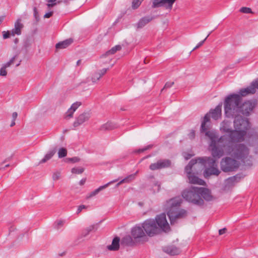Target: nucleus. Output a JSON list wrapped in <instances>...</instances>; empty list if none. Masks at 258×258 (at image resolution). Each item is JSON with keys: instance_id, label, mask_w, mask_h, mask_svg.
Here are the masks:
<instances>
[{"instance_id": "26", "label": "nucleus", "mask_w": 258, "mask_h": 258, "mask_svg": "<svg viewBox=\"0 0 258 258\" xmlns=\"http://www.w3.org/2000/svg\"><path fill=\"white\" fill-rule=\"evenodd\" d=\"M56 152V149H53L51 151H50L48 153H47L44 157L41 160L40 163H45L47 161L51 159L52 156L54 155Z\"/></svg>"}, {"instance_id": "9", "label": "nucleus", "mask_w": 258, "mask_h": 258, "mask_svg": "<svg viewBox=\"0 0 258 258\" xmlns=\"http://www.w3.org/2000/svg\"><path fill=\"white\" fill-rule=\"evenodd\" d=\"M240 163L232 157H226L223 158L220 162L221 170L225 172L236 171L239 167Z\"/></svg>"}, {"instance_id": "11", "label": "nucleus", "mask_w": 258, "mask_h": 258, "mask_svg": "<svg viewBox=\"0 0 258 258\" xmlns=\"http://www.w3.org/2000/svg\"><path fill=\"white\" fill-rule=\"evenodd\" d=\"M176 0H152V9L163 7L166 10H171Z\"/></svg>"}, {"instance_id": "3", "label": "nucleus", "mask_w": 258, "mask_h": 258, "mask_svg": "<svg viewBox=\"0 0 258 258\" xmlns=\"http://www.w3.org/2000/svg\"><path fill=\"white\" fill-rule=\"evenodd\" d=\"M220 130L222 133H227L219 137L217 133L214 131H208L206 133V136L210 140L209 148L211 151L214 150V145L216 148L221 146V145L227 142H237L238 139H241L242 135L237 130H233L231 126V122L224 120L220 124Z\"/></svg>"}, {"instance_id": "13", "label": "nucleus", "mask_w": 258, "mask_h": 258, "mask_svg": "<svg viewBox=\"0 0 258 258\" xmlns=\"http://www.w3.org/2000/svg\"><path fill=\"white\" fill-rule=\"evenodd\" d=\"M91 112L89 111L84 112L80 114L74 122V126L77 127L89 120L91 117Z\"/></svg>"}, {"instance_id": "29", "label": "nucleus", "mask_w": 258, "mask_h": 258, "mask_svg": "<svg viewBox=\"0 0 258 258\" xmlns=\"http://www.w3.org/2000/svg\"><path fill=\"white\" fill-rule=\"evenodd\" d=\"M121 46L120 45H116L113 47L111 49L106 52V54H114L117 51L121 50Z\"/></svg>"}, {"instance_id": "56", "label": "nucleus", "mask_w": 258, "mask_h": 258, "mask_svg": "<svg viewBox=\"0 0 258 258\" xmlns=\"http://www.w3.org/2000/svg\"><path fill=\"white\" fill-rule=\"evenodd\" d=\"M155 187H156V190H157V191H159L160 188V185L158 182H156L155 184Z\"/></svg>"}, {"instance_id": "6", "label": "nucleus", "mask_w": 258, "mask_h": 258, "mask_svg": "<svg viewBox=\"0 0 258 258\" xmlns=\"http://www.w3.org/2000/svg\"><path fill=\"white\" fill-rule=\"evenodd\" d=\"M212 157L213 158L210 157L197 158L199 164H201L205 169L203 173L205 178H208L211 175L218 176L221 173L218 168V165L216 161V159L218 158H215L213 156Z\"/></svg>"}, {"instance_id": "45", "label": "nucleus", "mask_w": 258, "mask_h": 258, "mask_svg": "<svg viewBox=\"0 0 258 258\" xmlns=\"http://www.w3.org/2000/svg\"><path fill=\"white\" fill-rule=\"evenodd\" d=\"M7 75V72L6 71V68L4 67L3 66L0 69V76L5 77Z\"/></svg>"}, {"instance_id": "25", "label": "nucleus", "mask_w": 258, "mask_h": 258, "mask_svg": "<svg viewBox=\"0 0 258 258\" xmlns=\"http://www.w3.org/2000/svg\"><path fill=\"white\" fill-rule=\"evenodd\" d=\"M110 183V182H109L104 185H102V186H100L99 188L96 189L95 190L93 191L92 192H91L90 193V194L89 195V196H88L87 197V199H89V198H90L92 197H94L95 196H96L97 194H98L101 190H102V189L105 188L106 187L108 186V185Z\"/></svg>"}, {"instance_id": "2", "label": "nucleus", "mask_w": 258, "mask_h": 258, "mask_svg": "<svg viewBox=\"0 0 258 258\" xmlns=\"http://www.w3.org/2000/svg\"><path fill=\"white\" fill-rule=\"evenodd\" d=\"M240 142L230 141L217 148L214 146V150L211 151V154L215 158H220L226 153L236 160H240L244 165L250 166L252 163L251 156L249 155V149L243 144H235Z\"/></svg>"}, {"instance_id": "37", "label": "nucleus", "mask_w": 258, "mask_h": 258, "mask_svg": "<svg viewBox=\"0 0 258 258\" xmlns=\"http://www.w3.org/2000/svg\"><path fill=\"white\" fill-rule=\"evenodd\" d=\"M237 178H238V177L237 176H234L232 177H230L226 180L228 184L232 185L235 182H237Z\"/></svg>"}, {"instance_id": "4", "label": "nucleus", "mask_w": 258, "mask_h": 258, "mask_svg": "<svg viewBox=\"0 0 258 258\" xmlns=\"http://www.w3.org/2000/svg\"><path fill=\"white\" fill-rule=\"evenodd\" d=\"M142 225L146 234L150 237L158 234L161 230L166 231L169 229L165 214L157 215L155 221L153 219L146 220Z\"/></svg>"}, {"instance_id": "23", "label": "nucleus", "mask_w": 258, "mask_h": 258, "mask_svg": "<svg viewBox=\"0 0 258 258\" xmlns=\"http://www.w3.org/2000/svg\"><path fill=\"white\" fill-rule=\"evenodd\" d=\"M197 164H199L198 158L193 159L189 161L188 164L185 167V171L187 173V176L192 174L191 170L192 167Z\"/></svg>"}, {"instance_id": "42", "label": "nucleus", "mask_w": 258, "mask_h": 258, "mask_svg": "<svg viewBox=\"0 0 258 258\" xmlns=\"http://www.w3.org/2000/svg\"><path fill=\"white\" fill-rule=\"evenodd\" d=\"M212 32H210L209 33V34L207 35V36L205 38V39H204L203 41L200 42L198 45L194 48L193 50H195V49H197V48H199L200 46H201L205 42V41H206V40L207 39V38L210 36V35L211 34Z\"/></svg>"}, {"instance_id": "19", "label": "nucleus", "mask_w": 258, "mask_h": 258, "mask_svg": "<svg viewBox=\"0 0 258 258\" xmlns=\"http://www.w3.org/2000/svg\"><path fill=\"white\" fill-rule=\"evenodd\" d=\"M210 114L209 113H207L205 115L203 120L201 124V129H200L201 133L205 132V133H206L207 132L209 131H208V130L209 128V126L207 124V123L208 122H210Z\"/></svg>"}, {"instance_id": "10", "label": "nucleus", "mask_w": 258, "mask_h": 258, "mask_svg": "<svg viewBox=\"0 0 258 258\" xmlns=\"http://www.w3.org/2000/svg\"><path fill=\"white\" fill-rule=\"evenodd\" d=\"M131 236L136 242H144L148 240L147 234L141 226L136 225L131 230Z\"/></svg>"}, {"instance_id": "22", "label": "nucleus", "mask_w": 258, "mask_h": 258, "mask_svg": "<svg viewBox=\"0 0 258 258\" xmlns=\"http://www.w3.org/2000/svg\"><path fill=\"white\" fill-rule=\"evenodd\" d=\"M120 239L118 237H116L113 239L111 245L107 246V249L109 250L116 251L119 248Z\"/></svg>"}, {"instance_id": "39", "label": "nucleus", "mask_w": 258, "mask_h": 258, "mask_svg": "<svg viewBox=\"0 0 258 258\" xmlns=\"http://www.w3.org/2000/svg\"><path fill=\"white\" fill-rule=\"evenodd\" d=\"M80 161V159L78 157H74L72 158H67L66 159V162H73V163H76L79 162Z\"/></svg>"}, {"instance_id": "61", "label": "nucleus", "mask_w": 258, "mask_h": 258, "mask_svg": "<svg viewBox=\"0 0 258 258\" xmlns=\"http://www.w3.org/2000/svg\"><path fill=\"white\" fill-rule=\"evenodd\" d=\"M9 166H10V165H9V164H7V165H5V166L4 167H1V169H4L5 168V167H9Z\"/></svg>"}, {"instance_id": "32", "label": "nucleus", "mask_w": 258, "mask_h": 258, "mask_svg": "<svg viewBox=\"0 0 258 258\" xmlns=\"http://www.w3.org/2000/svg\"><path fill=\"white\" fill-rule=\"evenodd\" d=\"M84 171V168L82 167H76L72 169L71 172L74 174H81Z\"/></svg>"}, {"instance_id": "54", "label": "nucleus", "mask_w": 258, "mask_h": 258, "mask_svg": "<svg viewBox=\"0 0 258 258\" xmlns=\"http://www.w3.org/2000/svg\"><path fill=\"white\" fill-rule=\"evenodd\" d=\"M63 224V221H59L57 223L56 228L59 229L61 226H62Z\"/></svg>"}, {"instance_id": "33", "label": "nucleus", "mask_w": 258, "mask_h": 258, "mask_svg": "<svg viewBox=\"0 0 258 258\" xmlns=\"http://www.w3.org/2000/svg\"><path fill=\"white\" fill-rule=\"evenodd\" d=\"M133 238H132V236H126L124 237H123L122 240L126 244L128 245H131L132 243L133 242Z\"/></svg>"}, {"instance_id": "20", "label": "nucleus", "mask_w": 258, "mask_h": 258, "mask_svg": "<svg viewBox=\"0 0 258 258\" xmlns=\"http://www.w3.org/2000/svg\"><path fill=\"white\" fill-rule=\"evenodd\" d=\"M189 180V182L192 184H198L199 185H204L205 182L202 179L199 178L195 176L194 173L190 174L187 176Z\"/></svg>"}, {"instance_id": "62", "label": "nucleus", "mask_w": 258, "mask_h": 258, "mask_svg": "<svg viewBox=\"0 0 258 258\" xmlns=\"http://www.w3.org/2000/svg\"><path fill=\"white\" fill-rule=\"evenodd\" d=\"M18 41H19V39L18 38H16L14 40V42L15 43H17Z\"/></svg>"}, {"instance_id": "27", "label": "nucleus", "mask_w": 258, "mask_h": 258, "mask_svg": "<svg viewBox=\"0 0 258 258\" xmlns=\"http://www.w3.org/2000/svg\"><path fill=\"white\" fill-rule=\"evenodd\" d=\"M114 127L115 125L112 122H108L106 123L103 124L100 127V130L101 131L111 130Z\"/></svg>"}, {"instance_id": "34", "label": "nucleus", "mask_w": 258, "mask_h": 258, "mask_svg": "<svg viewBox=\"0 0 258 258\" xmlns=\"http://www.w3.org/2000/svg\"><path fill=\"white\" fill-rule=\"evenodd\" d=\"M100 78V75H99L98 72H96L93 75L91 80L93 83H96Z\"/></svg>"}, {"instance_id": "44", "label": "nucleus", "mask_w": 258, "mask_h": 258, "mask_svg": "<svg viewBox=\"0 0 258 258\" xmlns=\"http://www.w3.org/2000/svg\"><path fill=\"white\" fill-rule=\"evenodd\" d=\"M152 146H153L151 145H148L143 149H139L138 150L136 151L135 152L138 153L143 152L148 149H151L152 147Z\"/></svg>"}, {"instance_id": "18", "label": "nucleus", "mask_w": 258, "mask_h": 258, "mask_svg": "<svg viewBox=\"0 0 258 258\" xmlns=\"http://www.w3.org/2000/svg\"><path fill=\"white\" fill-rule=\"evenodd\" d=\"M163 251L171 255H177L180 252V249L174 245H169L164 247L163 248Z\"/></svg>"}, {"instance_id": "55", "label": "nucleus", "mask_w": 258, "mask_h": 258, "mask_svg": "<svg viewBox=\"0 0 258 258\" xmlns=\"http://www.w3.org/2000/svg\"><path fill=\"white\" fill-rule=\"evenodd\" d=\"M17 116H18V113L16 112H14L13 113V114H12V117H13V120L15 121V120L17 118Z\"/></svg>"}, {"instance_id": "41", "label": "nucleus", "mask_w": 258, "mask_h": 258, "mask_svg": "<svg viewBox=\"0 0 258 258\" xmlns=\"http://www.w3.org/2000/svg\"><path fill=\"white\" fill-rule=\"evenodd\" d=\"M81 105V103L80 102H76L73 103L71 107H70L72 110L74 111L76 110V109Z\"/></svg>"}, {"instance_id": "53", "label": "nucleus", "mask_w": 258, "mask_h": 258, "mask_svg": "<svg viewBox=\"0 0 258 258\" xmlns=\"http://www.w3.org/2000/svg\"><path fill=\"white\" fill-rule=\"evenodd\" d=\"M227 231V229L226 228H224L223 229H220L219 230V235H222L226 233Z\"/></svg>"}, {"instance_id": "36", "label": "nucleus", "mask_w": 258, "mask_h": 258, "mask_svg": "<svg viewBox=\"0 0 258 258\" xmlns=\"http://www.w3.org/2000/svg\"><path fill=\"white\" fill-rule=\"evenodd\" d=\"M17 57V55L14 56L8 62L3 64V67L5 68H7L8 67H10L12 64H13L14 62V60Z\"/></svg>"}, {"instance_id": "58", "label": "nucleus", "mask_w": 258, "mask_h": 258, "mask_svg": "<svg viewBox=\"0 0 258 258\" xmlns=\"http://www.w3.org/2000/svg\"><path fill=\"white\" fill-rule=\"evenodd\" d=\"M5 17H6V16H5V15L0 16V25H1L2 22L4 21Z\"/></svg>"}, {"instance_id": "52", "label": "nucleus", "mask_w": 258, "mask_h": 258, "mask_svg": "<svg viewBox=\"0 0 258 258\" xmlns=\"http://www.w3.org/2000/svg\"><path fill=\"white\" fill-rule=\"evenodd\" d=\"M53 14V11L48 12L44 15V18H49L52 16Z\"/></svg>"}, {"instance_id": "30", "label": "nucleus", "mask_w": 258, "mask_h": 258, "mask_svg": "<svg viewBox=\"0 0 258 258\" xmlns=\"http://www.w3.org/2000/svg\"><path fill=\"white\" fill-rule=\"evenodd\" d=\"M144 0H133L132 2V7L133 9H137L141 5Z\"/></svg>"}, {"instance_id": "8", "label": "nucleus", "mask_w": 258, "mask_h": 258, "mask_svg": "<svg viewBox=\"0 0 258 258\" xmlns=\"http://www.w3.org/2000/svg\"><path fill=\"white\" fill-rule=\"evenodd\" d=\"M233 117L235 118L233 122L235 130L240 132L242 135V138L241 139H238L237 142H243L247 131L250 128V123L247 118L243 117L240 115L234 116Z\"/></svg>"}, {"instance_id": "46", "label": "nucleus", "mask_w": 258, "mask_h": 258, "mask_svg": "<svg viewBox=\"0 0 258 258\" xmlns=\"http://www.w3.org/2000/svg\"><path fill=\"white\" fill-rule=\"evenodd\" d=\"M33 12H34V16L35 18V19L37 22L39 20L38 12L37 11V9L36 7H34L33 8Z\"/></svg>"}, {"instance_id": "21", "label": "nucleus", "mask_w": 258, "mask_h": 258, "mask_svg": "<svg viewBox=\"0 0 258 258\" xmlns=\"http://www.w3.org/2000/svg\"><path fill=\"white\" fill-rule=\"evenodd\" d=\"M73 42V39L69 38L64 41L59 42L55 45L56 49H64L68 47Z\"/></svg>"}, {"instance_id": "40", "label": "nucleus", "mask_w": 258, "mask_h": 258, "mask_svg": "<svg viewBox=\"0 0 258 258\" xmlns=\"http://www.w3.org/2000/svg\"><path fill=\"white\" fill-rule=\"evenodd\" d=\"M240 12L245 14H249L252 13L251 9L247 7H242L240 9Z\"/></svg>"}, {"instance_id": "16", "label": "nucleus", "mask_w": 258, "mask_h": 258, "mask_svg": "<svg viewBox=\"0 0 258 258\" xmlns=\"http://www.w3.org/2000/svg\"><path fill=\"white\" fill-rule=\"evenodd\" d=\"M154 19L153 17L150 16H145L139 20L136 24L138 29H141L150 22Z\"/></svg>"}, {"instance_id": "49", "label": "nucleus", "mask_w": 258, "mask_h": 258, "mask_svg": "<svg viewBox=\"0 0 258 258\" xmlns=\"http://www.w3.org/2000/svg\"><path fill=\"white\" fill-rule=\"evenodd\" d=\"M108 69H103L101 70H100L98 72V73L100 75V77L101 78L105 73L107 72Z\"/></svg>"}, {"instance_id": "5", "label": "nucleus", "mask_w": 258, "mask_h": 258, "mask_svg": "<svg viewBox=\"0 0 258 258\" xmlns=\"http://www.w3.org/2000/svg\"><path fill=\"white\" fill-rule=\"evenodd\" d=\"M182 200L180 197H175L167 202L166 210L171 224H174L178 219L184 218L187 215L186 210L179 209Z\"/></svg>"}, {"instance_id": "1", "label": "nucleus", "mask_w": 258, "mask_h": 258, "mask_svg": "<svg viewBox=\"0 0 258 258\" xmlns=\"http://www.w3.org/2000/svg\"><path fill=\"white\" fill-rule=\"evenodd\" d=\"M258 89V79L253 81L247 88L239 90V94H232L227 96L224 100V107L226 116L233 117L243 114L249 115L255 106L254 102L246 101L242 103V97L249 94H253Z\"/></svg>"}, {"instance_id": "28", "label": "nucleus", "mask_w": 258, "mask_h": 258, "mask_svg": "<svg viewBox=\"0 0 258 258\" xmlns=\"http://www.w3.org/2000/svg\"><path fill=\"white\" fill-rule=\"evenodd\" d=\"M94 229L96 230L97 229V226L96 225H91L89 227H87L86 229L84 230V231L82 232V236L86 237L87 235H88L90 232L93 231Z\"/></svg>"}, {"instance_id": "48", "label": "nucleus", "mask_w": 258, "mask_h": 258, "mask_svg": "<svg viewBox=\"0 0 258 258\" xmlns=\"http://www.w3.org/2000/svg\"><path fill=\"white\" fill-rule=\"evenodd\" d=\"M11 35V31H3V36L4 39H7L10 37V36Z\"/></svg>"}, {"instance_id": "17", "label": "nucleus", "mask_w": 258, "mask_h": 258, "mask_svg": "<svg viewBox=\"0 0 258 258\" xmlns=\"http://www.w3.org/2000/svg\"><path fill=\"white\" fill-rule=\"evenodd\" d=\"M222 103L218 104L214 109H211L210 114L211 117L215 120L219 119L221 116Z\"/></svg>"}, {"instance_id": "59", "label": "nucleus", "mask_w": 258, "mask_h": 258, "mask_svg": "<svg viewBox=\"0 0 258 258\" xmlns=\"http://www.w3.org/2000/svg\"><path fill=\"white\" fill-rule=\"evenodd\" d=\"M15 125V120H13V121L11 122V124L10 126L11 127H12V126H14Z\"/></svg>"}, {"instance_id": "35", "label": "nucleus", "mask_w": 258, "mask_h": 258, "mask_svg": "<svg viewBox=\"0 0 258 258\" xmlns=\"http://www.w3.org/2000/svg\"><path fill=\"white\" fill-rule=\"evenodd\" d=\"M47 4L46 6L48 8H52L55 6L57 4H58V2L56 3V0H45Z\"/></svg>"}, {"instance_id": "51", "label": "nucleus", "mask_w": 258, "mask_h": 258, "mask_svg": "<svg viewBox=\"0 0 258 258\" xmlns=\"http://www.w3.org/2000/svg\"><path fill=\"white\" fill-rule=\"evenodd\" d=\"M188 137L190 139H193L195 137V132L194 130H191L188 134Z\"/></svg>"}, {"instance_id": "50", "label": "nucleus", "mask_w": 258, "mask_h": 258, "mask_svg": "<svg viewBox=\"0 0 258 258\" xmlns=\"http://www.w3.org/2000/svg\"><path fill=\"white\" fill-rule=\"evenodd\" d=\"M87 208V207L85 205H81L78 208V210H77V214H79L83 209H86Z\"/></svg>"}, {"instance_id": "31", "label": "nucleus", "mask_w": 258, "mask_h": 258, "mask_svg": "<svg viewBox=\"0 0 258 258\" xmlns=\"http://www.w3.org/2000/svg\"><path fill=\"white\" fill-rule=\"evenodd\" d=\"M67 155V150L66 148H61L59 149L58 155L59 158H62L66 157Z\"/></svg>"}, {"instance_id": "24", "label": "nucleus", "mask_w": 258, "mask_h": 258, "mask_svg": "<svg viewBox=\"0 0 258 258\" xmlns=\"http://www.w3.org/2000/svg\"><path fill=\"white\" fill-rule=\"evenodd\" d=\"M138 173V171L136 172L134 174H132L131 175H128L126 177H125L124 179H122L121 181H120L117 184V186H118L119 185L121 184L122 183H129L133 180H134L135 179L136 176Z\"/></svg>"}, {"instance_id": "60", "label": "nucleus", "mask_w": 258, "mask_h": 258, "mask_svg": "<svg viewBox=\"0 0 258 258\" xmlns=\"http://www.w3.org/2000/svg\"><path fill=\"white\" fill-rule=\"evenodd\" d=\"M81 60L79 59L77 62V66H79L81 64Z\"/></svg>"}, {"instance_id": "64", "label": "nucleus", "mask_w": 258, "mask_h": 258, "mask_svg": "<svg viewBox=\"0 0 258 258\" xmlns=\"http://www.w3.org/2000/svg\"><path fill=\"white\" fill-rule=\"evenodd\" d=\"M10 159H11V158L6 159V160L4 162V163L6 161H7L8 160H10Z\"/></svg>"}, {"instance_id": "14", "label": "nucleus", "mask_w": 258, "mask_h": 258, "mask_svg": "<svg viewBox=\"0 0 258 258\" xmlns=\"http://www.w3.org/2000/svg\"><path fill=\"white\" fill-rule=\"evenodd\" d=\"M200 196L207 201H211L214 200V197L211 194V191L208 188L200 187Z\"/></svg>"}, {"instance_id": "47", "label": "nucleus", "mask_w": 258, "mask_h": 258, "mask_svg": "<svg viewBox=\"0 0 258 258\" xmlns=\"http://www.w3.org/2000/svg\"><path fill=\"white\" fill-rule=\"evenodd\" d=\"M60 173L59 172H56L53 174L52 178L54 180H57L59 179Z\"/></svg>"}, {"instance_id": "57", "label": "nucleus", "mask_w": 258, "mask_h": 258, "mask_svg": "<svg viewBox=\"0 0 258 258\" xmlns=\"http://www.w3.org/2000/svg\"><path fill=\"white\" fill-rule=\"evenodd\" d=\"M86 178H83L80 180L79 183L81 185H83L85 184V183L86 182Z\"/></svg>"}, {"instance_id": "43", "label": "nucleus", "mask_w": 258, "mask_h": 258, "mask_svg": "<svg viewBox=\"0 0 258 258\" xmlns=\"http://www.w3.org/2000/svg\"><path fill=\"white\" fill-rule=\"evenodd\" d=\"M174 84V82H167L164 88L161 90V92L163 91V90L165 89H167V88H169L170 87H171Z\"/></svg>"}, {"instance_id": "7", "label": "nucleus", "mask_w": 258, "mask_h": 258, "mask_svg": "<svg viewBox=\"0 0 258 258\" xmlns=\"http://www.w3.org/2000/svg\"><path fill=\"white\" fill-rule=\"evenodd\" d=\"M200 187L191 186L184 190L182 197L187 202L195 205L202 207L204 204L203 199L200 196Z\"/></svg>"}, {"instance_id": "12", "label": "nucleus", "mask_w": 258, "mask_h": 258, "mask_svg": "<svg viewBox=\"0 0 258 258\" xmlns=\"http://www.w3.org/2000/svg\"><path fill=\"white\" fill-rule=\"evenodd\" d=\"M171 162L169 159H161L158 160L157 162L152 163L149 168L151 170H159L163 168H168L170 167Z\"/></svg>"}, {"instance_id": "38", "label": "nucleus", "mask_w": 258, "mask_h": 258, "mask_svg": "<svg viewBox=\"0 0 258 258\" xmlns=\"http://www.w3.org/2000/svg\"><path fill=\"white\" fill-rule=\"evenodd\" d=\"M74 112L75 111L70 108L65 114V118L69 119L72 117Z\"/></svg>"}, {"instance_id": "15", "label": "nucleus", "mask_w": 258, "mask_h": 258, "mask_svg": "<svg viewBox=\"0 0 258 258\" xmlns=\"http://www.w3.org/2000/svg\"><path fill=\"white\" fill-rule=\"evenodd\" d=\"M21 21L22 20L21 19H18L15 22L14 28L11 30V35H20L21 34V31L24 28V25L22 23Z\"/></svg>"}, {"instance_id": "63", "label": "nucleus", "mask_w": 258, "mask_h": 258, "mask_svg": "<svg viewBox=\"0 0 258 258\" xmlns=\"http://www.w3.org/2000/svg\"><path fill=\"white\" fill-rule=\"evenodd\" d=\"M139 205L140 206H142L143 205V203L140 202V203H139Z\"/></svg>"}]
</instances>
